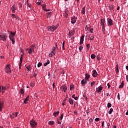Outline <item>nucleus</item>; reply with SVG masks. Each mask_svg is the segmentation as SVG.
<instances>
[{
    "instance_id": "1",
    "label": "nucleus",
    "mask_w": 128,
    "mask_h": 128,
    "mask_svg": "<svg viewBox=\"0 0 128 128\" xmlns=\"http://www.w3.org/2000/svg\"><path fill=\"white\" fill-rule=\"evenodd\" d=\"M34 48H36V46L32 44L29 48H26V51L27 52L28 54H32V52H34Z\"/></svg>"
},
{
    "instance_id": "2",
    "label": "nucleus",
    "mask_w": 128,
    "mask_h": 128,
    "mask_svg": "<svg viewBox=\"0 0 128 128\" xmlns=\"http://www.w3.org/2000/svg\"><path fill=\"white\" fill-rule=\"evenodd\" d=\"M100 26H102V30L103 32H104L106 30V20L104 19L100 20Z\"/></svg>"
},
{
    "instance_id": "3",
    "label": "nucleus",
    "mask_w": 128,
    "mask_h": 128,
    "mask_svg": "<svg viewBox=\"0 0 128 128\" xmlns=\"http://www.w3.org/2000/svg\"><path fill=\"white\" fill-rule=\"evenodd\" d=\"M30 124L32 128H36L38 126V123H36V122L34 120V119H32L30 121Z\"/></svg>"
},
{
    "instance_id": "4",
    "label": "nucleus",
    "mask_w": 128,
    "mask_h": 128,
    "mask_svg": "<svg viewBox=\"0 0 128 128\" xmlns=\"http://www.w3.org/2000/svg\"><path fill=\"white\" fill-rule=\"evenodd\" d=\"M7 38L8 34L6 33H3L0 35V40H2L3 42H6V40Z\"/></svg>"
},
{
    "instance_id": "5",
    "label": "nucleus",
    "mask_w": 128,
    "mask_h": 128,
    "mask_svg": "<svg viewBox=\"0 0 128 128\" xmlns=\"http://www.w3.org/2000/svg\"><path fill=\"white\" fill-rule=\"evenodd\" d=\"M58 28V26H48V30L49 32H54L56 28Z\"/></svg>"
},
{
    "instance_id": "6",
    "label": "nucleus",
    "mask_w": 128,
    "mask_h": 128,
    "mask_svg": "<svg viewBox=\"0 0 128 128\" xmlns=\"http://www.w3.org/2000/svg\"><path fill=\"white\" fill-rule=\"evenodd\" d=\"M107 22H108V26H114L113 20H112L108 18H107Z\"/></svg>"
},
{
    "instance_id": "7",
    "label": "nucleus",
    "mask_w": 128,
    "mask_h": 128,
    "mask_svg": "<svg viewBox=\"0 0 128 128\" xmlns=\"http://www.w3.org/2000/svg\"><path fill=\"white\" fill-rule=\"evenodd\" d=\"M4 104V100H0V112L2 111Z\"/></svg>"
},
{
    "instance_id": "8",
    "label": "nucleus",
    "mask_w": 128,
    "mask_h": 128,
    "mask_svg": "<svg viewBox=\"0 0 128 128\" xmlns=\"http://www.w3.org/2000/svg\"><path fill=\"white\" fill-rule=\"evenodd\" d=\"M12 70H10V65H6L5 67V72L8 74L11 72Z\"/></svg>"
},
{
    "instance_id": "9",
    "label": "nucleus",
    "mask_w": 128,
    "mask_h": 128,
    "mask_svg": "<svg viewBox=\"0 0 128 128\" xmlns=\"http://www.w3.org/2000/svg\"><path fill=\"white\" fill-rule=\"evenodd\" d=\"M92 76L94 78H96V76H98V74L96 70H94L92 71Z\"/></svg>"
},
{
    "instance_id": "10",
    "label": "nucleus",
    "mask_w": 128,
    "mask_h": 128,
    "mask_svg": "<svg viewBox=\"0 0 128 128\" xmlns=\"http://www.w3.org/2000/svg\"><path fill=\"white\" fill-rule=\"evenodd\" d=\"M102 90V86H100L96 88V92H100Z\"/></svg>"
},
{
    "instance_id": "11",
    "label": "nucleus",
    "mask_w": 128,
    "mask_h": 128,
    "mask_svg": "<svg viewBox=\"0 0 128 128\" xmlns=\"http://www.w3.org/2000/svg\"><path fill=\"white\" fill-rule=\"evenodd\" d=\"M1 90H2V94H4V92L6 91V87L4 86H1L0 87V92Z\"/></svg>"
},
{
    "instance_id": "12",
    "label": "nucleus",
    "mask_w": 128,
    "mask_h": 128,
    "mask_svg": "<svg viewBox=\"0 0 128 128\" xmlns=\"http://www.w3.org/2000/svg\"><path fill=\"white\" fill-rule=\"evenodd\" d=\"M30 100V96H27L26 98L24 100V104H26Z\"/></svg>"
},
{
    "instance_id": "13",
    "label": "nucleus",
    "mask_w": 128,
    "mask_h": 128,
    "mask_svg": "<svg viewBox=\"0 0 128 128\" xmlns=\"http://www.w3.org/2000/svg\"><path fill=\"white\" fill-rule=\"evenodd\" d=\"M24 58V56L22 54H21L20 58V62L19 63V66L21 68L22 66V58Z\"/></svg>"
},
{
    "instance_id": "14",
    "label": "nucleus",
    "mask_w": 128,
    "mask_h": 128,
    "mask_svg": "<svg viewBox=\"0 0 128 128\" xmlns=\"http://www.w3.org/2000/svg\"><path fill=\"white\" fill-rule=\"evenodd\" d=\"M84 35H82L80 40V44H84Z\"/></svg>"
},
{
    "instance_id": "15",
    "label": "nucleus",
    "mask_w": 128,
    "mask_h": 128,
    "mask_svg": "<svg viewBox=\"0 0 128 128\" xmlns=\"http://www.w3.org/2000/svg\"><path fill=\"white\" fill-rule=\"evenodd\" d=\"M76 18H71V22H72V24H76Z\"/></svg>"
},
{
    "instance_id": "16",
    "label": "nucleus",
    "mask_w": 128,
    "mask_h": 128,
    "mask_svg": "<svg viewBox=\"0 0 128 128\" xmlns=\"http://www.w3.org/2000/svg\"><path fill=\"white\" fill-rule=\"evenodd\" d=\"M11 10H12V12H16V7L14 5L12 8Z\"/></svg>"
},
{
    "instance_id": "17",
    "label": "nucleus",
    "mask_w": 128,
    "mask_h": 128,
    "mask_svg": "<svg viewBox=\"0 0 128 128\" xmlns=\"http://www.w3.org/2000/svg\"><path fill=\"white\" fill-rule=\"evenodd\" d=\"M90 76V74H88V73H86V74L85 80H89Z\"/></svg>"
},
{
    "instance_id": "18",
    "label": "nucleus",
    "mask_w": 128,
    "mask_h": 128,
    "mask_svg": "<svg viewBox=\"0 0 128 128\" xmlns=\"http://www.w3.org/2000/svg\"><path fill=\"white\" fill-rule=\"evenodd\" d=\"M60 114V111L58 112H55L53 113V115L54 116H58Z\"/></svg>"
},
{
    "instance_id": "19",
    "label": "nucleus",
    "mask_w": 128,
    "mask_h": 128,
    "mask_svg": "<svg viewBox=\"0 0 128 128\" xmlns=\"http://www.w3.org/2000/svg\"><path fill=\"white\" fill-rule=\"evenodd\" d=\"M35 84H36V83L34 82V81L32 80L30 82V86H32V88H34Z\"/></svg>"
},
{
    "instance_id": "20",
    "label": "nucleus",
    "mask_w": 128,
    "mask_h": 128,
    "mask_svg": "<svg viewBox=\"0 0 128 128\" xmlns=\"http://www.w3.org/2000/svg\"><path fill=\"white\" fill-rule=\"evenodd\" d=\"M56 48H58V44H56V47L55 46H54L52 48V52H56Z\"/></svg>"
},
{
    "instance_id": "21",
    "label": "nucleus",
    "mask_w": 128,
    "mask_h": 128,
    "mask_svg": "<svg viewBox=\"0 0 128 128\" xmlns=\"http://www.w3.org/2000/svg\"><path fill=\"white\" fill-rule=\"evenodd\" d=\"M82 14H86V6H84L82 8Z\"/></svg>"
},
{
    "instance_id": "22",
    "label": "nucleus",
    "mask_w": 128,
    "mask_h": 128,
    "mask_svg": "<svg viewBox=\"0 0 128 128\" xmlns=\"http://www.w3.org/2000/svg\"><path fill=\"white\" fill-rule=\"evenodd\" d=\"M124 81H122V82H121L119 86V88H124Z\"/></svg>"
},
{
    "instance_id": "23",
    "label": "nucleus",
    "mask_w": 128,
    "mask_h": 128,
    "mask_svg": "<svg viewBox=\"0 0 128 128\" xmlns=\"http://www.w3.org/2000/svg\"><path fill=\"white\" fill-rule=\"evenodd\" d=\"M86 82H87L86 80H82L81 81L82 86H84V84H86Z\"/></svg>"
},
{
    "instance_id": "24",
    "label": "nucleus",
    "mask_w": 128,
    "mask_h": 128,
    "mask_svg": "<svg viewBox=\"0 0 128 128\" xmlns=\"http://www.w3.org/2000/svg\"><path fill=\"white\" fill-rule=\"evenodd\" d=\"M47 18H50L52 16V12H48L46 13Z\"/></svg>"
},
{
    "instance_id": "25",
    "label": "nucleus",
    "mask_w": 128,
    "mask_h": 128,
    "mask_svg": "<svg viewBox=\"0 0 128 128\" xmlns=\"http://www.w3.org/2000/svg\"><path fill=\"white\" fill-rule=\"evenodd\" d=\"M48 124L52 126V124H54V122L52 120H50L48 122Z\"/></svg>"
},
{
    "instance_id": "26",
    "label": "nucleus",
    "mask_w": 128,
    "mask_h": 128,
    "mask_svg": "<svg viewBox=\"0 0 128 128\" xmlns=\"http://www.w3.org/2000/svg\"><path fill=\"white\" fill-rule=\"evenodd\" d=\"M62 90H64V92H66V90H67L66 86H62Z\"/></svg>"
},
{
    "instance_id": "27",
    "label": "nucleus",
    "mask_w": 128,
    "mask_h": 128,
    "mask_svg": "<svg viewBox=\"0 0 128 128\" xmlns=\"http://www.w3.org/2000/svg\"><path fill=\"white\" fill-rule=\"evenodd\" d=\"M68 102H69L70 104H74V100H72V99L70 98Z\"/></svg>"
},
{
    "instance_id": "28",
    "label": "nucleus",
    "mask_w": 128,
    "mask_h": 128,
    "mask_svg": "<svg viewBox=\"0 0 128 128\" xmlns=\"http://www.w3.org/2000/svg\"><path fill=\"white\" fill-rule=\"evenodd\" d=\"M112 112H114V109H112V108H110L108 113L109 114H112Z\"/></svg>"
},
{
    "instance_id": "29",
    "label": "nucleus",
    "mask_w": 128,
    "mask_h": 128,
    "mask_svg": "<svg viewBox=\"0 0 128 128\" xmlns=\"http://www.w3.org/2000/svg\"><path fill=\"white\" fill-rule=\"evenodd\" d=\"M109 10H114V5H112V4L110 5V6H109Z\"/></svg>"
},
{
    "instance_id": "30",
    "label": "nucleus",
    "mask_w": 128,
    "mask_h": 128,
    "mask_svg": "<svg viewBox=\"0 0 128 128\" xmlns=\"http://www.w3.org/2000/svg\"><path fill=\"white\" fill-rule=\"evenodd\" d=\"M50 60H47V62H45L44 64V66H46L48 65V64H50Z\"/></svg>"
},
{
    "instance_id": "31",
    "label": "nucleus",
    "mask_w": 128,
    "mask_h": 128,
    "mask_svg": "<svg viewBox=\"0 0 128 128\" xmlns=\"http://www.w3.org/2000/svg\"><path fill=\"white\" fill-rule=\"evenodd\" d=\"M56 54V52H52V51L51 52L50 54V56H54Z\"/></svg>"
},
{
    "instance_id": "32",
    "label": "nucleus",
    "mask_w": 128,
    "mask_h": 128,
    "mask_svg": "<svg viewBox=\"0 0 128 128\" xmlns=\"http://www.w3.org/2000/svg\"><path fill=\"white\" fill-rule=\"evenodd\" d=\"M62 118H64V114H62L60 116L59 118V120H62Z\"/></svg>"
},
{
    "instance_id": "33",
    "label": "nucleus",
    "mask_w": 128,
    "mask_h": 128,
    "mask_svg": "<svg viewBox=\"0 0 128 128\" xmlns=\"http://www.w3.org/2000/svg\"><path fill=\"white\" fill-rule=\"evenodd\" d=\"M20 94H22V96L24 94V90L22 88L20 89Z\"/></svg>"
},
{
    "instance_id": "34",
    "label": "nucleus",
    "mask_w": 128,
    "mask_h": 128,
    "mask_svg": "<svg viewBox=\"0 0 128 128\" xmlns=\"http://www.w3.org/2000/svg\"><path fill=\"white\" fill-rule=\"evenodd\" d=\"M116 74H118V72L119 70H118V64H116Z\"/></svg>"
},
{
    "instance_id": "35",
    "label": "nucleus",
    "mask_w": 128,
    "mask_h": 128,
    "mask_svg": "<svg viewBox=\"0 0 128 128\" xmlns=\"http://www.w3.org/2000/svg\"><path fill=\"white\" fill-rule=\"evenodd\" d=\"M28 8H29V10H32V4H28Z\"/></svg>"
},
{
    "instance_id": "36",
    "label": "nucleus",
    "mask_w": 128,
    "mask_h": 128,
    "mask_svg": "<svg viewBox=\"0 0 128 128\" xmlns=\"http://www.w3.org/2000/svg\"><path fill=\"white\" fill-rule=\"evenodd\" d=\"M111 106H112V104L108 102V105H107V108H110Z\"/></svg>"
},
{
    "instance_id": "37",
    "label": "nucleus",
    "mask_w": 128,
    "mask_h": 128,
    "mask_svg": "<svg viewBox=\"0 0 128 128\" xmlns=\"http://www.w3.org/2000/svg\"><path fill=\"white\" fill-rule=\"evenodd\" d=\"M88 122L90 124H92V118H90Z\"/></svg>"
},
{
    "instance_id": "38",
    "label": "nucleus",
    "mask_w": 128,
    "mask_h": 128,
    "mask_svg": "<svg viewBox=\"0 0 128 128\" xmlns=\"http://www.w3.org/2000/svg\"><path fill=\"white\" fill-rule=\"evenodd\" d=\"M27 69V72H30V66H28L26 67Z\"/></svg>"
},
{
    "instance_id": "39",
    "label": "nucleus",
    "mask_w": 128,
    "mask_h": 128,
    "mask_svg": "<svg viewBox=\"0 0 128 128\" xmlns=\"http://www.w3.org/2000/svg\"><path fill=\"white\" fill-rule=\"evenodd\" d=\"M42 66V62H39L38 64V68H40V66Z\"/></svg>"
},
{
    "instance_id": "40",
    "label": "nucleus",
    "mask_w": 128,
    "mask_h": 128,
    "mask_svg": "<svg viewBox=\"0 0 128 128\" xmlns=\"http://www.w3.org/2000/svg\"><path fill=\"white\" fill-rule=\"evenodd\" d=\"M74 88V86L73 84L70 85V90H72Z\"/></svg>"
},
{
    "instance_id": "41",
    "label": "nucleus",
    "mask_w": 128,
    "mask_h": 128,
    "mask_svg": "<svg viewBox=\"0 0 128 128\" xmlns=\"http://www.w3.org/2000/svg\"><path fill=\"white\" fill-rule=\"evenodd\" d=\"M86 48H87L88 50H90V44H87L86 45Z\"/></svg>"
},
{
    "instance_id": "42",
    "label": "nucleus",
    "mask_w": 128,
    "mask_h": 128,
    "mask_svg": "<svg viewBox=\"0 0 128 128\" xmlns=\"http://www.w3.org/2000/svg\"><path fill=\"white\" fill-rule=\"evenodd\" d=\"M82 48H84V46H80L79 47V50L80 52H82Z\"/></svg>"
},
{
    "instance_id": "43",
    "label": "nucleus",
    "mask_w": 128,
    "mask_h": 128,
    "mask_svg": "<svg viewBox=\"0 0 128 128\" xmlns=\"http://www.w3.org/2000/svg\"><path fill=\"white\" fill-rule=\"evenodd\" d=\"M91 58H92V59L96 58V55L94 54H91Z\"/></svg>"
},
{
    "instance_id": "44",
    "label": "nucleus",
    "mask_w": 128,
    "mask_h": 128,
    "mask_svg": "<svg viewBox=\"0 0 128 128\" xmlns=\"http://www.w3.org/2000/svg\"><path fill=\"white\" fill-rule=\"evenodd\" d=\"M10 40H12V44H14L16 43V41L14 40V38L13 39H11Z\"/></svg>"
},
{
    "instance_id": "45",
    "label": "nucleus",
    "mask_w": 128,
    "mask_h": 128,
    "mask_svg": "<svg viewBox=\"0 0 128 128\" xmlns=\"http://www.w3.org/2000/svg\"><path fill=\"white\" fill-rule=\"evenodd\" d=\"M10 34L11 36H16V32H10Z\"/></svg>"
},
{
    "instance_id": "46",
    "label": "nucleus",
    "mask_w": 128,
    "mask_h": 128,
    "mask_svg": "<svg viewBox=\"0 0 128 128\" xmlns=\"http://www.w3.org/2000/svg\"><path fill=\"white\" fill-rule=\"evenodd\" d=\"M13 116H14L16 118V116H18V112H15L13 113Z\"/></svg>"
},
{
    "instance_id": "47",
    "label": "nucleus",
    "mask_w": 128,
    "mask_h": 128,
    "mask_svg": "<svg viewBox=\"0 0 128 128\" xmlns=\"http://www.w3.org/2000/svg\"><path fill=\"white\" fill-rule=\"evenodd\" d=\"M14 38V36H12L11 35H10V40H12Z\"/></svg>"
},
{
    "instance_id": "48",
    "label": "nucleus",
    "mask_w": 128,
    "mask_h": 128,
    "mask_svg": "<svg viewBox=\"0 0 128 128\" xmlns=\"http://www.w3.org/2000/svg\"><path fill=\"white\" fill-rule=\"evenodd\" d=\"M94 84H96V82H91V83H90L91 86H94Z\"/></svg>"
},
{
    "instance_id": "49",
    "label": "nucleus",
    "mask_w": 128,
    "mask_h": 128,
    "mask_svg": "<svg viewBox=\"0 0 128 128\" xmlns=\"http://www.w3.org/2000/svg\"><path fill=\"white\" fill-rule=\"evenodd\" d=\"M42 10H44V8H46V6L44 4H42Z\"/></svg>"
},
{
    "instance_id": "50",
    "label": "nucleus",
    "mask_w": 128,
    "mask_h": 128,
    "mask_svg": "<svg viewBox=\"0 0 128 128\" xmlns=\"http://www.w3.org/2000/svg\"><path fill=\"white\" fill-rule=\"evenodd\" d=\"M43 10L44 12H50V10H48L46 8H44Z\"/></svg>"
},
{
    "instance_id": "51",
    "label": "nucleus",
    "mask_w": 128,
    "mask_h": 128,
    "mask_svg": "<svg viewBox=\"0 0 128 128\" xmlns=\"http://www.w3.org/2000/svg\"><path fill=\"white\" fill-rule=\"evenodd\" d=\"M90 40H93L94 38V36H91L90 37Z\"/></svg>"
},
{
    "instance_id": "52",
    "label": "nucleus",
    "mask_w": 128,
    "mask_h": 128,
    "mask_svg": "<svg viewBox=\"0 0 128 128\" xmlns=\"http://www.w3.org/2000/svg\"><path fill=\"white\" fill-rule=\"evenodd\" d=\"M117 97H118V100H120V93L118 94Z\"/></svg>"
},
{
    "instance_id": "53",
    "label": "nucleus",
    "mask_w": 128,
    "mask_h": 128,
    "mask_svg": "<svg viewBox=\"0 0 128 128\" xmlns=\"http://www.w3.org/2000/svg\"><path fill=\"white\" fill-rule=\"evenodd\" d=\"M34 76H36L38 74V72H34V74H33Z\"/></svg>"
},
{
    "instance_id": "54",
    "label": "nucleus",
    "mask_w": 128,
    "mask_h": 128,
    "mask_svg": "<svg viewBox=\"0 0 128 128\" xmlns=\"http://www.w3.org/2000/svg\"><path fill=\"white\" fill-rule=\"evenodd\" d=\"M12 18H16V14H12Z\"/></svg>"
},
{
    "instance_id": "55",
    "label": "nucleus",
    "mask_w": 128,
    "mask_h": 128,
    "mask_svg": "<svg viewBox=\"0 0 128 128\" xmlns=\"http://www.w3.org/2000/svg\"><path fill=\"white\" fill-rule=\"evenodd\" d=\"M94 120L95 122H98V120H100V118H96Z\"/></svg>"
},
{
    "instance_id": "56",
    "label": "nucleus",
    "mask_w": 128,
    "mask_h": 128,
    "mask_svg": "<svg viewBox=\"0 0 128 128\" xmlns=\"http://www.w3.org/2000/svg\"><path fill=\"white\" fill-rule=\"evenodd\" d=\"M90 32L92 33V32H94V28H91L90 30Z\"/></svg>"
},
{
    "instance_id": "57",
    "label": "nucleus",
    "mask_w": 128,
    "mask_h": 128,
    "mask_svg": "<svg viewBox=\"0 0 128 128\" xmlns=\"http://www.w3.org/2000/svg\"><path fill=\"white\" fill-rule=\"evenodd\" d=\"M57 123L58 124H62V122H60L58 120H57Z\"/></svg>"
},
{
    "instance_id": "58",
    "label": "nucleus",
    "mask_w": 128,
    "mask_h": 128,
    "mask_svg": "<svg viewBox=\"0 0 128 128\" xmlns=\"http://www.w3.org/2000/svg\"><path fill=\"white\" fill-rule=\"evenodd\" d=\"M110 123L107 124V127L106 128H110Z\"/></svg>"
},
{
    "instance_id": "59",
    "label": "nucleus",
    "mask_w": 128,
    "mask_h": 128,
    "mask_svg": "<svg viewBox=\"0 0 128 128\" xmlns=\"http://www.w3.org/2000/svg\"><path fill=\"white\" fill-rule=\"evenodd\" d=\"M107 86H108V88H110V84L109 83H108Z\"/></svg>"
},
{
    "instance_id": "60",
    "label": "nucleus",
    "mask_w": 128,
    "mask_h": 128,
    "mask_svg": "<svg viewBox=\"0 0 128 128\" xmlns=\"http://www.w3.org/2000/svg\"><path fill=\"white\" fill-rule=\"evenodd\" d=\"M78 96L74 98V100H78Z\"/></svg>"
},
{
    "instance_id": "61",
    "label": "nucleus",
    "mask_w": 128,
    "mask_h": 128,
    "mask_svg": "<svg viewBox=\"0 0 128 128\" xmlns=\"http://www.w3.org/2000/svg\"><path fill=\"white\" fill-rule=\"evenodd\" d=\"M16 20H20V17H16Z\"/></svg>"
},
{
    "instance_id": "62",
    "label": "nucleus",
    "mask_w": 128,
    "mask_h": 128,
    "mask_svg": "<svg viewBox=\"0 0 128 128\" xmlns=\"http://www.w3.org/2000/svg\"><path fill=\"white\" fill-rule=\"evenodd\" d=\"M65 14H66V18H68V12H65Z\"/></svg>"
},
{
    "instance_id": "63",
    "label": "nucleus",
    "mask_w": 128,
    "mask_h": 128,
    "mask_svg": "<svg viewBox=\"0 0 128 128\" xmlns=\"http://www.w3.org/2000/svg\"><path fill=\"white\" fill-rule=\"evenodd\" d=\"M96 58H97L98 60H101L100 58L98 57V56H97Z\"/></svg>"
},
{
    "instance_id": "64",
    "label": "nucleus",
    "mask_w": 128,
    "mask_h": 128,
    "mask_svg": "<svg viewBox=\"0 0 128 128\" xmlns=\"http://www.w3.org/2000/svg\"><path fill=\"white\" fill-rule=\"evenodd\" d=\"M88 26H86V27L85 28V30L86 32V31H88Z\"/></svg>"
}]
</instances>
